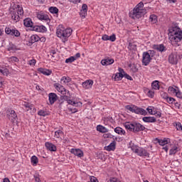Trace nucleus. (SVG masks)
<instances>
[{
  "label": "nucleus",
  "instance_id": "1",
  "mask_svg": "<svg viewBox=\"0 0 182 182\" xmlns=\"http://www.w3.org/2000/svg\"><path fill=\"white\" fill-rule=\"evenodd\" d=\"M169 41L172 45H177L182 41V30L178 26H172L168 29Z\"/></svg>",
  "mask_w": 182,
  "mask_h": 182
},
{
  "label": "nucleus",
  "instance_id": "2",
  "mask_svg": "<svg viewBox=\"0 0 182 182\" xmlns=\"http://www.w3.org/2000/svg\"><path fill=\"white\" fill-rule=\"evenodd\" d=\"M10 15L12 21L19 22L21 16H23V8L19 4H14L10 8Z\"/></svg>",
  "mask_w": 182,
  "mask_h": 182
},
{
  "label": "nucleus",
  "instance_id": "3",
  "mask_svg": "<svg viewBox=\"0 0 182 182\" xmlns=\"http://www.w3.org/2000/svg\"><path fill=\"white\" fill-rule=\"evenodd\" d=\"M144 8V4L143 2H139L133 9L132 11L129 13V16L132 19H140L144 14H146V9Z\"/></svg>",
  "mask_w": 182,
  "mask_h": 182
},
{
  "label": "nucleus",
  "instance_id": "4",
  "mask_svg": "<svg viewBox=\"0 0 182 182\" xmlns=\"http://www.w3.org/2000/svg\"><path fill=\"white\" fill-rule=\"evenodd\" d=\"M73 31L72 28H65L63 26H60L58 27L56 31V35L58 38H60L63 42H67L68 38L72 35Z\"/></svg>",
  "mask_w": 182,
  "mask_h": 182
},
{
  "label": "nucleus",
  "instance_id": "5",
  "mask_svg": "<svg viewBox=\"0 0 182 182\" xmlns=\"http://www.w3.org/2000/svg\"><path fill=\"white\" fill-rule=\"evenodd\" d=\"M61 95H63V96H61V99H63V100H65V102H67L68 105H70L71 106H74L75 107H82V103L81 102L75 101L73 99H72L70 97H69L70 96V92H69V90H66L65 88L63 90Z\"/></svg>",
  "mask_w": 182,
  "mask_h": 182
},
{
  "label": "nucleus",
  "instance_id": "6",
  "mask_svg": "<svg viewBox=\"0 0 182 182\" xmlns=\"http://www.w3.org/2000/svg\"><path fill=\"white\" fill-rule=\"evenodd\" d=\"M124 127L134 133H139V132H143V130L146 129V127L139 122H126Z\"/></svg>",
  "mask_w": 182,
  "mask_h": 182
},
{
  "label": "nucleus",
  "instance_id": "7",
  "mask_svg": "<svg viewBox=\"0 0 182 182\" xmlns=\"http://www.w3.org/2000/svg\"><path fill=\"white\" fill-rule=\"evenodd\" d=\"M125 109L129 110L132 113H135V114H141V116H146L147 114V111L136 105H126Z\"/></svg>",
  "mask_w": 182,
  "mask_h": 182
},
{
  "label": "nucleus",
  "instance_id": "8",
  "mask_svg": "<svg viewBox=\"0 0 182 182\" xmlns=\"http://www.w3.org/2000/svg\"><path fill=\"white\" fill-rule=\"evenodd\" d=\"M168 92L172 96H176L178 99H182V92L180 91V88L176 85L170 86L168 88Z\"/></svg>",
  "mask_w": 182,
  "mask_h": 182
},
{
  "label": "nucleus",
  "instance_id": "9",
  "mask_svg": "<svg viewBox=\"0 0 182 182\" xmlns=\"http://www.w3.org/2000/svg\"><path fill=\"white\" fill-rule=\"evenodd\" d=\"M169 143H171V140L169 138H162L160 139V146L161 150L166 151L167 153L168 151V146H167Z\"/></svg>",
  "mask_w": 182,
  "mask_h": 182
},
{
  "label": "nucleus",
  "instance_id": "10",
  "mask_svg": "<svg viewBox=\"0 0 182 182\" xmlns=\"http://www.w3.org/2000/svg\"><path fill=\"white\" fill-rule=\"evenodd\" d=\"M5 33L6 35L15 36L16 38H19V36H21V32H19V31H18L16 28H11L9 27H6L5 28Z\"/></svg>",
  "mask_w": 182,
  "mask_h": 182
},
{
  "label": "nucleus",
  "instance_id": "11",
  "mask_svg": "<svg viewBox=\"0 0 182 182\" xmlns=\"http://www.w3.org/2000/svg\"><path fill=\"white\" fill-rule=\"evenodd\" d=\"M7 117L11 122V123H16V119H18V115L15 112L14 109H8L7 110Z\"/></svg>",
  "mask_w": 182,
  "mask_h": 182
},
{
  "label": "nucleus",
  "instance_id": "12",
  "mask_svg": "<svg viewBox=\"0 0 182 182\" xmlns=\"http://www.w3.org/2000/svg\"><path fill=\"white\" fill-rule=\"evenodd\" d=\"M151 62V56L149 52H144L142 54V65L147 66Z\"/></svg>",
  "mask_w": 182,
  "mask_h": 182
},
{
  "label": "nucleus",
  "instance_id": "13",
  "mask_svg": "<svg viewBox=\"0 0 182 182\" xmlns=\"http://www.w3.org/2000/svg\"><path fill=\"white\" fill-rule=\"evenodd\" d=\"M168 62L171 65H177V63H178V55H177V53H172L169 55Z\"/></svg>",
  "mask_w": 182,
  "mask_h": 182
},
{
  "label": "nucleus",
  "instance_id": "14",
  "mask_svg": "<svg viewBox=\"0 0 182 182\" xmlns=\"http://www.w3.org/2000/svg\"><path fill=\"white\" fill-rule=\"evenodd\" d=\"M37 18L40 21H43L44 22H46L47 23H49V22H50V19H49V16L45 14L43 12H40L39 14H38Z\"/></svg>",
  "mask_w": 182,
  "mask_h": 182
},
{
  "label": "nucleus",
  "instance_id": "15",
  "mask_svg": "<svg viewBox=\"0 0 182 182\" xmlns=\"http://www.w3.org/2000/svg\"><path fill=\"white\" fill-rule=\"evenodd\" d=\"M114 63V59L106 57L105 59L101 60V64L102 66H109V65H113Z\"/></svg>",
  "mask_w": 182,
  "mask_h": 182
},
{
  "label": "nucleus",
  "instance_id": "16",
  "mask_svg": "<svg viewBox=\"0 0 182 182\" xmlns=\"http://www.w3.org/2000/svg\"><path fill=\"white\" fill-rule=\"evenodd\" d=\"M137 156H139L140 157H149V152H147V150H146L144 148H139L136 151Z\"/></svg>",
  "mask_w": 182,
  "mask_h": 182
},
{
  "label": "nucleus",
  "instance_id": "17",
  "mask_svg": "<svg viewBox=\"0 0 182 182\" xmlns=\"http://www.w3.org/2000/svg\"><path fill=\"white\" fill-rule=\"evenodd\" d=\"M45 146L48 151H57L58 150L56 146L51 142H46Z\"/></svg>",
  "mask_w": 182,
  "mask_h": 182
},
{
  "label": "nucleus",
  "instance_id": "18",
  "mask_svg": "<svg viewBox=\"0 0 182 182\" xmlns=\"http://www.w3.org/2000/svg\"><path fill=\"white\" fill-rule=\"evenodd\" d=\"M48 100L50 105H53L56 100H58V95L54 92H51L48 94Z\"/></svg>",
  "mask_w": 182,
  "mask_h": 182
},
{
  "label": "nucleus",
  "instance_id": "19",
  "mask_svg": "<svg viewBox=\"0 0 182 182\" xmlns=\"http://www.w3.org/2000/svg\"><path fill=\"white\" fill-rule=\"evenodd\" d=\"M70 153H72V154H74V156H77V157L80 158L83 157L84 156L83 151L79 149H72Z\"/></svg>",
  "mask_w": 182,
  "mask_h": 182
},
{
  "label": "nucleus",
  "instance_id": "20",
  "mask_svg": "<svg viewBox=\"0 0 182 182\" xmlns=\"http://www.w3.org/2000/svg\"><path fill=\"white\" fill-rule=\"evenodd\" d=\"M107 151H114L116 150V141H113L108 146H105Z\"/></svg>",
  "mask_w": 182,
  "mask_h": 182
},
{
  "label": "nucleus",
  "instance_id": "21",
  "mask_svg": "<svg viewBox=\"0 0 182 182\" xmlns=\"http://www.w3.org/2000/svg\"><path fill=\"white\" fill-rule=\"evenodd\" d=\"M38 72L42 73L43 75H45V76H50V75H52V71L48 69H45L43 68H38Z\"/></svg>",
  "mask_w": 182,
  "mask_h": 182
},
{
  "label": "nucleus",
  "instance_id": "22",
  "mask_svg": "<svg viewBox=\"0 0 182 182\" xmlns=\"http://www.w3.org/2000/svg\"><path fill=\"white\" fill-rule=\"evenodd\" d=\"M82 87L84 89H90L92 88V86H93V80H88L82 82Z\"/></svg>",
  "mask_w": 182,
  "mask_h": 182
},
{
  "label": "nucleus",
  "instance_id": "23",
  "mask_svg": "<svg viewBox=\"0 0 182 182\" xmlns=\"http://www.w3.org/2000/svg\"><path fill=\"white\" fill-rule=\"evenodd\" d=\"M33 31L36 32H41L42 33L46 32L48 29L44 26H35L33 27Z\"/></svg>",
  "mask_w": 182,
  "mask_h": 182
},
{
  "label": "nucleus",
  "instance_id": "24",
  "mask_svg": "<svg viewBox=\"0 0 182 182\" xmlns=\"http://www.w3.org/2000/svg\"><path fill=\"white\" fill-rule=\"evenodd\" d=\"M60 82L63 85H68L72 82V78L69 76H63L60 79Z\"/></svg>",
  "mask_w": 182,
  "mask_h": 182
},
{
  "label": "nucleus",
  "instance_id": "25",
  "mask_svg": "<svg viewBox=\"0 0 182 182\" xmlns=\"http://www.w3.org/2000/svg\"><path fill=\"white\" fill-rule=\"evenodd\" d=\"M23 25L26 28H32V26H33V22H32V19L27 18L24 19Z\"/></svg>",
  "mask_w": 182,
  "mask_h": 182
},
{
  "label": "nucleus",
  "instance_id": "26",
  "mask_svg": "<svg viewBox=\"0 0 182 182\" xmlns=\"http://www.w3.org/2000/svg\"><path fill=\"white\" fill-rule=\"evenodd\" d=\"M142 120L145 123H154L156 122V117H144L142 118Z\"/></svg>",
  "mask_w": 182,
  "mask_h": 182
},
{
  "label": "nucleus",
  "instance_id": "27",
  "mask_svg": "<svg viewBox=\"0 0 182 182\" xmlns=\"http://www.w3.org/2000/svg\"><path fill=\"white\" fill-rule=\"evenodd\" d=\"M39 39H41V37L36 34H33L30 38V42L31 43H35L36 42H39Z\"/></svg>",
  "mask_w": 182,
  "mask_h": 182
},
{
  "label": "nucleus",
  "instance_id": "28",
  "mask_svg": "<svg viewBox=\"0 0 182 182\" xmlns=\"http://www.w3.org/2000/svg\"><path fill=\"white\" fill-rule=\"evenodd\" d=\"M160 82L159 80H154L151 83V87L154 90H159L160 89Z\"/></svg>",
  "mask_w": 182,
  "mask_h": 182
},
{
  "label": "nucleus",
  "instance_id": "29",
  "mask_svg": "<svg viewBox=\"0 0 182 182\" xmlns=\"http://www.w3.org/2000/svg\"><path fill=\"white\" fill-rule=\"evenodd\" d=\"M97 132H100V133H107V132H109V129H107V128L105 127L103 125H97Z\"/></svg>",
  "mask_w": 182,
  "mask_h": 182
},
{
  "label": "nucleus",
  "instance_id": "30",
  "mask_svg": "<svg viewBox=\"0 0 182 182\" xmlns=\"http://www.w3.org/2000/svg\"><path fill=\"white\" fill-rule=\"evenodd\" d=\"M22 105L23 106V107H25L27 112H29V110H32V109H33V105L30 104L29 102H23Z\"/></svg>",
  "mask_w": 182,
  "mask_h": 182
},
{
  "label": "nucleus",
  "instance_id": "31",
  "mask_svg": "<svg viewBox=\"0 0 182 182\" xmlns=\"http://www.w3.org/2000/svg\"><path fill=\"white\" fill-rule=\"evenodd\" d=\"M177 151H178V147L175 145L169 150V156H173V154H176Z\"/></svg>",
  "mask_w": 182,
  "mask_h": 182
},
{
  "label": "nucleus",
  "instance_id": "32",
  "mask_svg": "<svg viewBox=\"0 0 182 182\" xmlns=\"http://www.w3.org/2000/svg\"><path fill=\"white\" fill-rule=\"evenodd\" d=\"M114 132L115 133H117V134H125L126 132L124 131V129H123V128L120 127H117L114 129Z\"/></svg>",
  "mask_w": 182,
  "mask_h": 182
},
{
  "label": "nucleus",
  "instance_id": "33",
  "mask_svg": "<svg viewBox=\"0 0 182 182\" xmlns=\"http://www.w3.org/2000/svg\"><path fill=\"white\" fill-rule=\"evenodd\" d=\"M9 73V70L7 68L0 67V75H3V76H8Z\"/></svg>",
  "mask_w": 182,
  "mask_h": 182
},
{
  "label": "nucleus",
  "instance_id": "34",
  "mask_svg": "<svg viewBox=\"0 0 182 182\" xmlns=\"http://www.w3.org/2000/svg\"><path fill=\"white\" fill-rule=\"evenodd\" d=\"M54 87L56 89V90H58V92H59L60 93H62V92H63L64 90V87L63 86H62L60 84L57 83L54 85Z\"/></svg>",
  "mask_w": 182,
  "mask_h": 182
},
{
  "label": "nucleus",
  "instance_id": "35",
  "mask_svg": "<svg viewBox=\"0 0 182 182\" xmlns=\"http://www.w3.org/2000/svg\"><path fill=\"white\" fill-rule=\"evenodd\" d=\"M129 145H130V148H131V150H132V151L134 152V153H137V151L139 150V146H137L136 145H135L134 144H133V143H130L129 144Z\"/></svg>",
  "mask_w": 182,
  "mask_h": 182
},
{
  "label": "nucleus",
  "instance_id": "36",
  "mask_svg": "<svg viewBox=\"0 0 182 182\" xmlns=\"http://www.w3.org/2000/svg\"><path fill=\"white\" fill-rule=\"evenodd\" d=\"M104 137H109V139H113L114 141H115V140H120V138H118L117 136H114L112 135V134L110 133L105 134Z\"/></svg>",
  "mask_w": 182,
  "mask_h": 182
},
{
  "label": "nucleus",
  "instance_id": "37",
  "mask_svg": "<svg viewBox=\"0 0 182 182\" xmlns=\"http://www.w3.org/2000/svg\"><path fill=\"white\" fill-rule=\"evenodd\" d=\"M49 12H50V14H58L59 9L57 7L51 6L49 8Z\"/></svg>",
  "mask_w": 182,
  "mask_h": 182
},
{
  "label": "nucleus",
  "instance_id": "38",
  "mask_svg": "<svg viewBox=\"0 0 182 182\" xmlns=\"http://www.w3.org/2000/svg\"><path fill=\"white\" fill-rule=\"evenodd\" d=\"M38 116H43V117H45V116H48L49 113L43 109H40L38 112Z\"/></svg>",
  "mask_w": 182,
  "mask_h": 182
},
{
  "label": "nucleus",
  "instance_id": "39",
  "mask_svg": "<svg viewBox=\"0 0 182 182\" xmlns=\"http://www.w3.org/2000/svg\"><path fill=\"white\" fill-rule=\"evenodd\" d=\"M60 136H63V132L62 130L58 129L55 132V137H56V139H59Z\"/></svg>",
  "mask_w": 182,
  "mask_h": 182
},
{
  "label": "nucleus",
  "instance_id": "40",
  "mask_svg": "<svg viewBox=\"0 0 182 182\" xmlns=\"http://www.w3.org/2000/svg\"><path fill=\"white\" fill-rule=\"evenodd\" d=\"M33 180L35 182H42V180H41V175H39V173H35L33 175Z\"/></svg>",
  "mask_w": 182,
  "mask_h": 182
},
{
  "label": "nucleus",
  "instance_id": "41",
  "mask_svg": "<svg viewBox=\"0 0 182 182\" xmlns=\"http://www.w3.org/2000/svg\"><path fill=\"white\" fill-rule=\"evenodd\" d=\"M149 20L152 23H156L157 22V16L152 14L149 17Z\"/></svg>",
  "mask_w": 182,
  "mask_h": 182
},
{
  "label": "nucleus",
  "instance_id": "42",
  "mask_svg": "<svg viewBox=\"0 0 182 182\" xmlns=\"http://www.w3.org/2000/svg\"><path fill=\"white\" fill-rule=\"evenodd\" d=\"M31 163L33 164V166H36L38 163V157L36 156H33L31 159Z\"/></svg>",
  "mask_w": 182,
  "mask_h": 182
},
{
  "label": "nucleus",
  "instance_id": "43",
  "mask_svg": "<svg viewBox=\"0 0 182 182\" xmlns=\"http://www.w3.org/2000/svg\"><path fill=\"white\" fill-rule=\"evenodd\" d=\"M76 60L75 56H71L65 60V63H72Z\"/></svg>",
  "mask_w": 182,
  "mask_h": 182
},
{
  "label": "nucleus",
  "instance_id": "44",
  "mask_svg": "<svg viewBox=\"0 0 182 182\" xmlns=\"http://www.w3.org/2000/svg\"><path fill=\"white\" fill-rule=\"evenodd\" d=\"M136 44L133 43H129L128 45V49L129 50H136Z\"/></svg>",
  "mask_w": 182,
  "mask_h": 182
},
{
  "label": "nucleus",
  "instance_id": "45",
  "mask_svg": "<svg viewBox=\"0 0 182 182\" xmlns=\"http://www.w3.org/2000/svg\"><path fill=\"white\" fill-rule=\"evenodd\" d=\"M129 68H131L132 72H134V73H136V72H138L139 68H137V65H129Z\"/></svg>",
  "mask_w": 182,
  "mask_h": 182
},
{
  "label": "nucleus",
  "instance_id": "46",
  "mask_svg": "<svg viewBox=\"0 0 182 182\" xmlns=\"http://www.w3.org/2000/svg\"><path fill=\"white\" fill-rule=\"evenodd\" d=\"M147 96L151 98L154 97V90L153 89L149 90L147 92Z\"/></svg>",
  "mask_w": 182,
  "mask_h": 182
},
{
  "label": "nucleus",
  "instance_id": "47",
  "mask_svg": "<svg viewBox=\"0 0 182 182\" xmlns=\"http://www.w3.org/2000/svg\"><path fill=\"white\" fill-rule=\"evenodd\" d=\"M166 102H167V103H169V105H173V103L176 102V99H174L171 97H168Z\"/></svg>",
  "mask_w": 182,
  "mask_h": 182
},
{
  "label": "nucleus",
  "instance_id": "48",
  "mask_svg": "<svg viewBox=\"0 0 182 182\" xmlns=\"http://www.w3.org/2000/svg\"><path fill=\"white\" fill-rule=\"evenodd\" d=\"M86 15H87V11L80 10V16H81V18H82V19H85V18H86Z\"/></svg>",
  "mask_w": 182,
  "mask_h": 182
},
{
  "label": "nucleus",
  "instance_id": "49",
  "mask_svg": "<svg viewBox=\"0 0 182 182\" xmlns=\"http://www.w3.org/2000/svg\"><path fill=\"white\" fill-rule=\"evenodd\" d=\"M123 77H124V75H123V74L117 73L115 75V79H117L118 80H120V79H123Z\"/></svg>",
  "mask_w": 182,
  "mask_h": 182
},
{
  "label": "nucleus",
  "instance_id": "50",
  "mask_svg": "<svg viewBox=\"0 0 182 182\" xmlns=\"http://www.w3.org/2000/svg\"><path fill=\"white\" fill-rule=\"evenodd\" d=\"M28 65H30V66H35V65H36V60L32 59L28 60Z\"/></svg>",
  "mask_w": 182,
  "mask_h": 182
},
{
  "label": "nucleus",
  "instance_id": "51",
  "mask_svg": "<svg viewBox=\"0 0 182 182\" xmlns=\"http://www.w3.org/2000/svg\"><path fill=\"white\" fill-rule=\"evenodd\" d=\"M8 50H10V52H15V50H16V46L15 45H11Z\"/></svg>",
  "mask_w": 182,
  "mask_h": 182
},
{
  "label": "nucleus",
  "instance_id": "52",
  "mask_svg": "<svg viewBox=\"0 0 182 182\" xmlns=\"http://www.w3.org/2000/svg\"><path fill=\"white\" fill-rule=\"evenodd\" d=\"M167 50V47L164 46V45L161 44L160 45V52L163 53V52H166Z\"/></svg>",
  "mask_w": 182,
  "mask_h": 182
},
{
  "label": "nucleus",
  "instance_id": "53",
  "mask_svg": "<svg viewBox=\"0 0 182 182\" xmlns=\"http://www.w3.org/2000/svg\"><path fill=\"white\" fill-rule=\"evenodd\" d=\"M152 49L156 50V52H160V46L154 44L152 46Z\"/></svg>",
  "mask_w": 182,
  "mask_h": 182
},
{
  "label": "nucleus",
  "instance_id": "54",
  "mask_svg": "<svg viewBox=\"0 0 182 182\" xmlns=\"http://www.w3.org/2000/svg\"><path fill=\"white\" fill-rule=\"evenodd\" d=\"M10 62H19V59L16 57L12 56L9 58Z\"/></svg>",
  "mask_w": 182,
  "mask_h": 182
},
{
  "label": "nucleus",
  "instance_id": "55",
  "mask_svg": "<svg viewBox=\"0 0 182 182\" xmlns=\"http://www.w3.org/2000/svg\"><path fill=\"white\" fill-rule=\"evenodd\" d=\"M146 52H148L149 53L151 58H153V56H154V55H156V50H149Z\"/></svg>",
  "mask_w": 182,
  "mask_h": 182
},
{
  "label": "nucleus",
  "instance_id": "56",
  "mask_svg": "<svg viewBox=\"0 0 182 182\" xmlns=\"http://www.w3.org/2000/svg\"><path fill=\"white\" fill-rule=\"evenodd\" d=\"M161 97L162 99H164V100H166V102L167 101V99L168 98V94H167L166 92H164L161 95Z\"/></svg>",
  "mask_w": 182,
  "mask_h": 182
},
{
  "label": "nucleus",
  "instance_id": "57",
  "mask_svg": "<svg viewBox=\"0 0 182 182\" xmlns=\"http://www.w3.org/2000/svg\"><path fill=\"white\" fill-rule=\"evenodd\" d=\"M109 41H111V42H114L116 41V35L112 34V36H109Z\"/></svg>",
  "mask_w": 182,
  "mask_h": 182
},
{
  "label": "nucleus",
  "instance_id": "58",
  "mask_svg": "<svg viewBox=\"0 0 182 182\" xmlns=\"http://www.w3.org/2000/svg\"><path fill=\"white\" fill-rule=\"evenodd\" d=\"M107 182H120V180L117 179V178H111Z\"/></svg>",
  "mask_w": 182,
  "mask_h": 182
},
{
  "label": "nucleus",
  "instance_id": "59",
  "mask_svg": "<svg viewBox=\"0 0 182 182\" xmlns=\"http://www.w3.org/2000/svg\"><path fill=\"white\" fill-rule=\"evenodd\" d=\"M176 130H182V125H181V123L177 122V123L176 124Z\"/></svg>",
  "mask_w": 182,
  "mask_h": 182
},
{
  "label": "nucleus",
  "instance_id": "60",
  "mask_svg": "<svg viewBox=\"0 0 182 182\" xmlns=\"http://www.w3.org/2000/svg\"><path fill=\"white\" fill-rule=\"evenodd\" d=\"M118 70L119 73H121V75H123V76L126 75V73L124 72V70H123V68H119Z\"/></svg>",
  "mask_w": 182,
  "mask_h": 182
},
{
  "label": "nucleus",
  "instance_id": "61",
  "mask_svg": "<svg viewBox=\"0 0 182 182\" xmlns=\"http://www.w3.org/2000/svg\"><path fill=\"white\" fill-rule=\"evenodd\" d=\"M81 11L87 12V4H82Z\"/></svg>",
  "mask_w": 182,
  "mask_h": 182
},
{
  "label": "nucleus",
  "instance_id": "62",
  "mask_svg": "<svg viewBox=\"0 0 182 182\" xmlns=\"http://www.w3.org/2000/svg\"><path fill=\"white\" fill-rule=\"evenodd\" d=\"M109 36L105 34L102 36V41H109Z\"/></svg>",
  "mask_w": 182,
  "mask_h": 182
},
{
  "label": "nucleus",
  "instance_id": "63",
  "mask_svg": "<svg viewBox=\"0 0 182 182\" xmlns=\"http://www.w3.org/2000/svg\"><path fill=\"white\" fill-rule=\"evenodd\" d=\"M146 110L148 113H149V114H154L153 109H151V107H149L148 108H146Z\"/></svg>",
  "mask_w": 182,
  "mask_h": 182
},
{
  "label": "nucleus",
  "instance_id": "64",
  "mask_svg": "<svg viewBox=\"0 0 182 182\" xmlns=\"http://www.w3.org/2000/svg\"><path fill=\"white\" fill-rule=\"evenodd\" d=\"M36 90H38V92H43V88H42V87L39 86V85H36Z\"/></svg>",
  "mask_w": 182,
  "mask_h": 182
}]
</instances>
